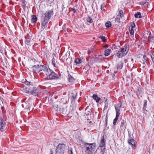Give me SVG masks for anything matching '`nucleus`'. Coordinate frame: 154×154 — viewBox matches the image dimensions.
<instances>
[{
  "label": "nucleus",
  "mask_w": 154,
  "mask_h": 154,
  "mask_svg": "<svg viewBox=\"0 0 154 154\" xmlns=\"http://www.w3.org/2000/svg\"><path fill=\"white\" fill-rule=\"evenodd\" d=\"M128 143L133 149H135L136 142L134 140L131 138L130 140H128Z\"/></svg>",
  "instance_id": "nucleus-9"
},
{
  "label": "nucleus",
  "mask_w": 154,
  "mask_h": 154,
  "mask_svg": "<svg viewBox=\"0 0 154 154\" xmlns=\"http://www.w3.org/2000/svg\"><path fill=\"white\" fill-rule=\"evenodd\" d=\"M144 104L143 107V110H146V109L147 106V100H144L143 101Z\"/></svg>",
  "instance_id": "nucleus-28"
},
{
  "label": "nucleus",
  "mask_w": 154,
  "mask_h": 154,
  "mask_svg": "<svg viewBox=\"0 0 154 154\" xmlns=\"http://www.w3.org/2000/svg\"><path fill=\"white\" fill-rule=\"evenodd\" d=\"M4 48H2V47L0 45V52L2 53L3 51Z\"/></svg>",
  "instance_id": "nucleus-50"
},
{
  "label": "nucleus",
  "mask_w": 154,
  "mask_h": 154,
  "mask_svg": "<svg viewBox=\"0 0 154 154\" xmlns=\"http://www.w3.org/2000/svg\"><path fill=\"white\" fill-rule=\"evenodd\" d=\"M99 146V147H106V144L104 136H103L101 138V140L100 141V144Z\"/></svg>",
  "instance_id": "nucleus-14"
},
{
  "label": "nucleus",
  "mask_w": 154,
  "mask_h": 154,
  "mask_svg": "<svg viewBox=\"0 0 154 154\" xmlns=\"http://www.w3.org/2000/svg\"><path fill=\"white\" fill-rule=\"evenodd\" d=\"M135 26V24L134 22H132L130 24L131 28L133 29Z\"/></svg>",
  "instance_id": "nucleus-41"
},
{
  "label": "nucleus",
  "mask_w": 154,
  "mask_h": 154,
  "mask_svg": "<svg viewBox=\"0 0 154 154\" xmlns=\"http://www.w3.org/2000/svg\"><path fill=\"white\" fill-rule=\"evenodd\" d=\"M50 154H53V152L52 149H51L50 150Z\"/></svg>",
  "instance_id": "nucleus-52"
},
{
  "label": "nucleus",
  "mask_w": 154,
  "mask_h": 154,
  "mask_svg": "<svg viewBox=\"0 0 154 154\" xmlns=\"http://www.w3.org/2000/svg\"><path fill=\"white\" fill-rule=\"evenodd\" d=\"M68 79L69 82L71 83L75 81V79L70 75H68Z\"/></svg>",
  "instance_id": "nucleus-22"
},
{
  "label": "nucleus",
  "mask_w": 154,
  "mask_h": 154,
  "mask_svg": "<svg viewBox=\"0 0 154 154\" xmlns=\"http://www.w3.org/2000/svg\"><path fill=\"white\" fill-rule=\"evenodd\" d=\"M108 45H105L104 46V47H108Z\"/></svg>",
  "instance_id": "nucleus-55"
},
{
  "label": "nucleus",
  "mask_w": 154,
  "mask_h": 154,
  "mask_svg": "<svg viewBox=\"0 0 154 154\" xmlns=\"http://www.w3.org/2000/svg\"><path fill=\"white\" fill-rule=\"evenodd\" d=\"M52 63L54 67H56V64L55 60V59L54 58H53L52 60Z\"/></svg>",
  "instance_id": "nucleus-37"
},
{
  "label": "nucleus",
  "mask_w": 154,
  "mask_h": 154,
  "mask_svg": "<svg viewBox=\"0 0 154 154\" xmlns=\"http://www.w3.org/2000/svg\"><path fill=\"white\" fill-rule=\"evenodd\" d=\"M88 106L86 108L85 114L87 116L91 115L92 112L91 110V109H88L87 108Z\"/></svg>",
  "instance_id": "nucleus-19"
},
{
  "label": "nucleus",
  "mask_w": 154,
  "mask_h": 154,
  "mask_svg": "<svg viewBox=\"0 0 154 154\" xmlns=\"http://www.w3.org/2000/svg\"><path fill=\"white\" fill-rule=\"evenodd\" d=\"M90 144H91V145L89 147L90 152H88L89 154H91L93 152L95 149V147L93 145V143H90Z\"/></svg>",
  "instance_id": "nucleus-15"
},
{
  "label": "nucleus",
  "mask_w": 154,
  "mask_h": 154,
  "mask_svg": "<svg viewBox=\"0 0 154 154\" xmlns=\"http://www.w3.org/2000/svg\"><path fill=\"white\" fill-rule=\"evenodd\" d=\"M82 62V59L79 58H78L75 59L74 61V62L76 64H80Z\"/></svg>",
  "instance_id": "nucleus-21"
},
{
  "label": "nucleus",
  "mask_w": 154,
  "mask_h": 154,
  "mask_svg": "<svg viewBox=\"0 0 154 154\" xmlns=\"http://www.w3.org/2000/svg\"><path fill=\"white\" fill-rule=\"evenodd\" d=\"M53 54H54V55L55 56V54H54V53H53Z\"/></svg>",
  "instance_id": "nucleus-60"
},
{
  "label": "nucleus",
  "mask_w": 154,
  "mask_h": 154,
  "mask_svg": "<svg viewBox=\"0 0 154 154\" xmlns=\"http://www.w3.org/2000/svg\"><path fill=\"white\" fill-rule=\"evenodd\" d=\"M86 20L87 21L90 23H91L93 22V20L92 18L90 17H87Z\"/></svg>",
  "instance_id": "nucleus-32"
},
{
  "label": "nucleus",
  "mask_w": 154,
  "mask_h": 154,
  "mask_svg": "<svg viewBox=\"0 0 154 154\" xmlns=\"http://www.w3.org/2000/svg\"><path fill=\"white\" fill-rule=\"evenodd\" d=\"M30 41V38L26 39V40H25V44L27 45H29V44Z\"/></svg>",
  "instance_id": "nucleus-36"
},
{
  "label": "nucleus",
  "mask_w": 154,
  "mask_h": 154,
  "mask_svg": "<svg viewBox=\"0 0 154 154\" xmlns=\"http://www.w3.org/2000/svg\"><path fill=\"white\" fill-rule=\"evenodd\" d=\"M53 14V9H52L47 11L45 13L42 14L41 18V22L42 25V29L43 30L46 28L48 23Z\"/></svg>",
  "instance_id": "nucleus-1"
},
{
  "label": "nucleus",
  "mask_w": 154,
  "mask_h": 154,
  "mask_svg": "<svg viewBox=\"0 0 154 154\" xmlns=\"http://www.w3.org/2000/svg\"><path fill=\"white\" fill-rule=\"evenodd\" d=\"M134 17L136 18H141L142 17L141 15V13L140 12H137V13L134 14Z\"/></svg>",
  "instance_id": "nucleus-27"
},
{
  "label": "nucleus",
  "mask_w": 154,
  "mask_h": 154,
  "mask_svg": "<svg viewBox=\"0 0 154 154\" xmlns=\"http://www.w3.org/2000/svg\"><path fill=\"white\" fill-rule=\"evenodd\" d=\"M105 26L106 27L109 28L111 26V23L110 21L107 22L105 23Z\"/></svg>",
  "instance_id": "nucleus-33"
},
{
  "label": "nucleus",
  "mask_w": 154,
  "mask_h": 154,
  "mask_svg": "<svg viewBox=\"0 0 154 154\" xmlns=\"http://www.w3.org/2000/svg\"><path fill=\"white\" fill-rule=\"evenodd\" d=\"M92 97L97 103H98L101 99V98L100 97H98L97 94H93Z\"/></svg>",
  "instance_id": "nucleus-18"
},
{
  "label": "nucleus",
  "mask_w": 154,
  "mask_h": 154,
  "mask_svg": "<svg viewBox=\"0 0 154 154\" xmlns=\"http://www.w3.org/2000/svg\"><path fill=\"white\" fill-rule=\"evenodd\" d=\"M117 69H122L123 67L122 65V62H120L119 63L117 64Z\"/></svg>",
  "instance_id": "nucleus-30"
},
{
  "label": "nucleus",
  "mask_w": 154,
  "mask_h": 154,
  "mask_svg": "<svg viewBox=\"0 0 154 154\" xmlns=\"http://www.w3.org/2000/svg\"><path fill=\"white\" fill-rule=\"evenodd\" d=\"M60 111L62 114L66 115L68 116H70L71 117L72 116V115H73V112H69L67 111V109L65 108L61 109L60 110Z\"/></svg>",
  "instance_id": "nucleus-7"
},
{
  "label": "nucleus",
  "mask_w": 154,
  "mask_h": 154,
  "mask_svg": "<svg viewBox=\"0 0 154 154\" xmlns=\"http://www.w3.org/2000/svg\"><path fill=\"white\" fill-rule=\"evenodd\" d=\"M120 17H120L117 16L115 18V22H117L118 24H119L121 23Z\"/></svg>",
  "instance_id": "nucleus-29"
},
{
  "label": "nucleus",
  "mask_w": 154,
  "mask_h": 154,
  "mask_svg": "<svg viewBox=\"0 0 154 154\" xmlns=\"http://www.w3.org/2000/svg\"><path fill=\"white\" fill-rule=\"evenodd\" d=\"M100 8L101 10H106V7L105 6V5L104 3L100 5Z\"/></svg>",
  "instance_id": "nucleus-38"
},
{
  "label": "nucleus",
  "mask_w": 154,
  "mask_h": 154,
  "mask_svg": "<svg viewBox=\"0 0 154 154\" xmlns=\"http://www.w3.org/2000/svg\"><path fill=\"white\" fill-rule=\"evenodd\" d=\"M74 109H76V107H75V106H74Z\"/></svg>",
  "instance_id": "nucleus-58"
},
{
  "label": "nucleus",
  "mask_w": 154,
  "mask_h": 154,
  "mask_svg": "<svg viewBox=\"0 0 154 154\" xmlns=\"http://www.w3.org/2000/svg\"><path fill=\"white\" fill-rule=\"evenodd\" d=\"M68 153L69 154H73L71 148L68 150Z\"/></svg>",
  "instance_id": "nucleus-47"
},
{
  "label": "nucleus",
  "mask_w": 154,
  "mask_h": 154,
  "mask_svg": "<svg viewBox=\"0 0 154 154\" xmlns=\"http://www.w3.org/2000/svg\"><path fill=\"white\" fill-rule=\"evenodd\" d=\"M106 147H99V148L97 149L96 151V152H97L98 151H100V152H105Z\"/></svg>",
  "instance_id": "nucleus-23"
},
{
  "label": "nucleus",
  "mask_w": 154,
  "mask_h": 154,
  "mask_svg": "<svg viewBox=\"0 0 154 154\" xmlns=\"http://www.w3.org/2000/svg\"><path fill=\"white\" fill-rule=\"evenodd\" d=\"M31 17L32 22L33 23L36 22L37 20V18L36 16L34 15H33Z\"/></svg>",
  "instance_id": "nucleus-25"
},
{
  "label": "nucleus",
  "mask_w": 154,
  "mask_h": 154,
  "mask_svg": "<svg viewBox=\"0 0 154 154\" xmlns=\"http://www.w3.org/2000/svg\"><path fill=\"white\" fill-rule=\"evenodd\" d=\"M148 60V58L146 55H143L142 60L143 62H146Z\"/></svg>",
  "instance_id": "nucleus-34"
},
{
  "label": "nucleus",
  "mask_w": 154,
  "mask_h": 154,
  "mask_svg": "<svg viewBox=\"0 0 154 154\" xmlns=\"http://www.w3.org/2000/svg\"><path fill=\"white\" fill-rule=\"evenodd\" d=\"M40 66L41 65H36L33 66L32 67H29L30 70L33 72L39 73L41 71Z\"/></svg>",
  "instance_id": "nucleus-6"
},
{
  "label": "nucleus",
  "mask_w": 154,
  "mask_h": 154,
  "mask_svg": "<svg viewBox=\"0 0 154 154\" xmlns=\"http://www.w3.org/2000/svg\"><path fill=\"white\" fill-rule=\"evenodd\" d=\"M91 144L89 143L85 142L84 143V148L85 149V150L88 153L90 152L89 147L90 146Z\"/></svg>",
  "instance_id": "nucleus-13"
},
{
  "label": "nucleus",
  "mask_w": 154,
  "mask_h": 154,
  "mask_svg": "<svg viewBox=\"0 0 154 154\" xmlns=\"http://www.w3.org/2000/svg\"><path fill=\"white\" fill-rule=\"evenodd\" d=\"M57 98V96L55 97V99H56Z\"/></svg>",
  "instance_id": "nucleus-56"
},
{
  "label": "nucleus",
  "mask_w": 154,
  "mask_h": 154,
  "mask_svg": "<svg viewBox=\"0 0 154 154\" xmlns=\"http://www.w3.org/2000/svg\"><path fill=\"white\" fill-rule=\"evenodd\" d=\"M6 129V123L4 120V119L2 117L0 116V131L3 132Z\"/></svg>",
  "instance_id": "nucleus-5"
},
{
  "label": "nucleus",
  "mask_w": 154,
  "mask_h": 154,
  "mask_svg": "<svg viewBox=\"0 0 154 154\" xmlns=\"http://www.w3.org/2000/svg\"><path fill=\"white\" fill-rule=\"evenodd\" d=\"M40 68L41 70V71H43L45 73V72L48 71V70L49 69V68L48 67L46 66H44V65H41V66H40Z\"/></svg>",
  "instance_id": "nucleus-17"
},
{
  "label": "nucleus",
  "mask_w": 154,
  "mask_h": 154,
  "mask_svg": "<svg viewBox=\"0 0 154 154\" xmlns=\"http://www.w3.org/2000/svg\"><path fill=\"white\" fill-rule=\"evenodd\" d=\"M66 145L63 143H59L56 148L55 152L56 154H63L64 153Z\"/></svg>",
  "instance_id": "nucleus-4"
},
{
  "label": "nucleus",
  "mask_w": 154,
  "mask_h": 154,
  "mask_svg": "<svg viewBox=\"0 0 154 154\" xmlns=\"http://www.w3.org/2000/svg\"><path fill=\"white\" fill-rule=\"evenodd\" d=\"M97 58L99 59H104V57H102V56L101 55H99L97 57Z\"/></svg>",
  "instance_id": "nucleus-48"
},
{
  "label": "nucleus",
  "mask_w": 154,
  "mask_h": 154,
  "mask_svg": "<svg viewBox=\"0 0 154 154\" xmlns=\"http://www.w3.org/2000/svg\"><path fill=\"white\" fill-rule=\"evenodd\" d=\"M142 89H140V90L139 89H138V91H137V93L138 94H141V96L142 97V91H141Z\"/></svg>",
  "instance_id": "nucleus-44"
},
{
  "label": "nucleus",
  "mask_w": 154,
  "mask_h": 154,
  "mask_svg": "<svg viewBox=\"0 0 154 154\" xmlns=\"http://www.w3.org/2000/svg\"><path fill=\"white\" fill-rule=\"evenodd\" d=\"M118 119L116 118H115V119H114L113 122V124L114 125H115L116 124V123Z\"/></svg>",
  "instance_id": "nucleus-46"
},
{
  "label": "nucleus",
  "mask_w": 154,
  "mask_h": 154,
  "mask_svg": "<svg viewBox=\"0 0 154 154\" xmlns=\"http://www.w3.org/2000/svg\"><path fill=\"white\" fill-rule=\"evenodd\" d=\"M126 120H121L120 128L122 130H125L126 128Z\"/></svg>",
  "instance_id": "nucleus-11"
},
{
  "label": "nucleus",
  "mask_w": 154,
  "mask_h": 154,
  "mask_svg": "<svg viewBox=\"0 0 154 154\" xmlns=\"http://www.w3.org/2000/svg\"><path fill=\"white\" fill-rule=\"evenodd\" d=\"M124 12L122 10H120L119 11V17H122L123 16Z\"/></svg>",
  "instance_id": "nucleus-35"
},
{
  "label": "nucleus",
  "mask_w": 154,
  "mask_h": 154,
  "mask_svg": "<svg viewBox=\"0 0 154 154\" xmlns=\"http://www.w3.org/2000/svg\"><path fill=\"white\" fill-rule=\"evenodd\" d=\"M129 45L126 44L124 47L120 49V50L118 51L116 53V56L119 58H120L125 56L126 55L129 50Z\"/></svg>",
  "instance_id": "nucleus-3"
},
{
  "label": "nucleus",
  "mask_w": 154,
  "mask_h": 154,
  "mask_svg": "<svg viewBox=\"0 0 154 154\" xmlns=\"http://www.w3.org/2000/svg\"><path fill=\"white\" fill-rule=\"evenodd\" d=\"M106 106V105H105V107H105Z\"/></svg>",
  "instance_id": "nucleus-61"
},
{
  "label": "nucleus",
  "mask_w": 154,
  "mask_h": 154,
  "mask_svg": "<svg viewBox=\"0 0 154 154\" xmlns=\"http://www.w3.org/2000/svg\"><path fill=\"white\" fill-rule=\"evenodd\" d=\"M99 38L101 39L103 42H105L106 41V38L105 36H100Z\"/></svg>",
  "instance_id": "nucleus-42"
},
{
  "label": "nucleus",
  "mask_w": 154,
  "mask_h": 154,
  "mask_svg": "<svg viewBox=\"0 0 154 154\" xmlns=\"http://www.w3.org/2000/svg\"><path fill=\"white\" fill-rule=\"evenodd\" d=\"M26 88V93L27 94H31L35 96L37 95L38 92L39 91V88L35 87L33 83L31 85L27 86Z\"/></svg>",
  "instance_id": "nucleus-2"
},
{
  "label": "nucleus",
  "mask_w": 154,
  "mask_h": 154,
  "mask_svg": "<svg viewBox=\"0 0 154 154\" xmlns=\"http://www.w3.org/2000/svg\"><path fill=\"white\" fill-rule=\"evenodd\" d=\"M110 52L111 49L108 48L105 50L104 54L105 56H108Z\"/></svg>",
  "instance_id": "nucleus-26"
},
{
  "label": "nucleus",
  "mask_w": 154,
  "mask_h": 154,
  "mask_svg": "<svg viewBox=\"0 0 154 154\" xmlns=\"http://www.w3.org/2000/svg\"><path fill=\"white\" fill-rule=\"evenodd\" d=\"M59 75L58 74L54 72L51 75H50L49 77L47 78L48 79H59Z\"/></svg>",
  "instance_id": "nucleus-8"
},
{
  "label": "nucleus",
  "mask_w": 154,
  "mask_h": 154,
  "mask_svg": "<svg viewBox=\"0 0 154 154\" xmlns=\"http://www.w3.org/2000/svg\"><path fill=\"white\" fill-rule=\"evenodd\" d=\"M107 116H106V119H105V125H106V126L107 125Z\"/></svg>",
  "instance_id": "nucleus-49"
},
{
  "label": "nucleus",
  "mask_w": 154,
  "mask_h": 154,
  "mask_svg": "<svg viewBox=\"0 0 154 154\" xmlns=\"http://www.w3.org/2000/svg\"><path fill=\"white\" fill-rule=\"evenodd\" d=\"M104 152H100V154H104Z\"/></svg>",
  "instance_id": "nucleus-54"
},
{
  "label": "nucleus",
  "mask_w": 154,
  "mask_h": 154,
  "mask_svg": "<svg viewBox=\"0 0 154 154\" xmlns=\"http://www.w3.org/2000/svg\"><path fill=\"white\" fill-rule=\"evenodd\" d=\"M21 1L22 3L21 5L23 7V10L25 11L26 9L27 2L25 0H21Z\"/></svg>",
  "instance_id": "nucleus-20"
},
{
  "label": "nucleus",
  "mask_w": 154,
  "mask_h": 154,
  "mask_svg": "<svg viewBox=\"0 0 154 154\" xmlns=\"http://www.w3.org/2000/svg\"><path fill=\"white\" fill-rule=\"evenodd\" d=\"M3 108H4V107L3 106L2 107V110H3Z\"/></svg>",
  "instance_id": "nucleus-57"
},
{
  "label": "nucleus",
  "mask_w": 154,
  "mask_h": 154,
  "mask_svg": "<svg viewBox=\"0 0 154 154\" xmlns=\"http://www.w3.org/2000/svg\"><path fill=\"white\" fill-rule=\"evenodd\" d=\"M122 103H118L117 104L115 105V108L116 112H119L120 109L121 108Z\"/></svg>",
  "instance_id": "nucleus-12"
},
{
  "label": "nucleus",
  "mask_w": 154,
  "mask_h": 154,
  "mask_svg": "<svg viewBox=\"0 0 154 154\" xmlns=\"http://www.w3.org/2000/svg\"><path fill=\"white\" fill-rule=\"evenodd\" d=\"M145 4V3H142V5H144Z\"/></svg>",
  "instance_id": "nucleus-59"
},
{
  "label": "nucleus",
  "mask_w": 154,
  "mask_h": 154,
  "mask_svg": "<svg viewBox=\"0 0 154 154\" xmlns=\"http://www.w3.org/2000/svg\"><path fill=\"white\" fill-rule=\"evenodd\" d=\"M77 9H73V13H75L77 12Z\"/></svg>",
  "instance_id": "nucleus-51"
},
{
  "label": "nucleus",
  "mask_w": 154,
  "mask_h": 154,
  "mask_svg": "<svg viewBox=\"0 0 154 154\" xmlns=\"http://www.w3.org/2000/svg\"><path fill=\"white\" fill-rule=\"evenodd\" d=\"M151 57L152 62L154 63V54H152L151 55Z\"/></svg>",
  "instance_id": "nucleus-45"
},
{
  "label": "nucleus",
  "mask_w": 154,
  "mask_h": 154,
  "mask_svg": "<svg viewBox=\"0 0 154 154\" xmlns=\"http://www.w3.org/2000/svg\"><path fill=\"white\" fill-rule=\"evenodd\" d=\"M148 39L151 42L154 43V36L153 37H151L150 35L148 37Z\"/></svg>",
  "instance_id": "nucleus-31"
},
{
  "label": "nucleus",
  "mask_w": 154,
  "mask_h": 154,
  "mask_svg": "<svg viewBox=\"0 0 154 154\" xmlns=\"http://www.w3.org/2000/svg\"><path fill=\"white\" fill-rule=\"evenodd\" d=\"M54 72L52 70H51L49 68L48 71L45 72V74L47 75V78H48L50 75H51Z\"/></svg>",
  "instance_id": "nucleus-16"
},
{
  "label": "nucleus",
  "mask_w": 154,
  "mask_h": 154,
  "mask_svg": "<svg viewBox=\"0 0 154 154\" xmlns=\"http://www.w3.org/2000/svg\"><path fill=\"white\" fill-rule=\"evenodd\" d=\"M120 114V113L119 112H116V116L115 118L118 119Z\"/></svg>",
  "instance_id": "nucleus-43"
},
{
  "label": "nucleus",
  "mask_w": 154,
  "mask_h": 154,
  "mask_svg": "<svg viewBox=\"0 0 154 154\" xmlns=\"http://www.w3.org/2000/svg\"><path fill=\"white\" fill-rule=\"evenodd\" d=\"M35 106L34 103H32L29 106H28L27 109H28L30 111H32L34 109V107Z\"/></svg>",
  "instance_id": "nucleus-24"
},
{
  "label": "nucleus",
  "mask_w": 154,
  "mask_h": 154,
  "mask_svg": "<svg viewBox=\"0 0 154 154\" xmlns=\"http://www.w3.org/2000/svg\"><path fill=\"white\" fill-rule=\"evenodd\" d=\"M129 32L130 34L131 35H133L134 34V32L133 29L129 28Z\"/></svg>",
  "instance_id": "nucleus-40"
},
{
  "label": "nucleus",
  "mask_w": 154,
  "mask_h": 154,
  "mask_svg": "<svg viewBox=\"0 0 154 154\" xmlns=\"http://www.w3.org/2000/svg\"><path fill=\"white\" fill-rule=\"evenodd\" d=\"M77 92L76 90H74L71 93V94L72 101H74L76 99L77 97Z\"/></svg>",
  "instance_id": "nucleus-10"
},
{
  "label": "nucleus",
  "mask_w": 154,
  "mask_h": 154,
  "mask_svg": "<svg viewBox=\"0 0 154 154\" xmlns=\"http://www.w3.org/2000/svg\"><path fill=\"white\" fill-rule=\"evenodd\" d=\"M91 52V50H89L88 51V54H90V53Z\"/></svg>",
  "instance_id": "nucleus-53"
},
{
  "label": "nucleus",
  "mask_w": 154,
  "mask_h": 154,
  "mask_svg": "<svg viewBox=\"0 0 154 154\" xmlns=\"http://www.w3.org/2000/svg\"><path fill=\"white\" fill-rule=\"evenodd\" d=\"M24 83L25 85H27V86H29L30 85H31V84L33 83L32 82H28V81H26L24 82Z\"/></svg>",
  "instance_id": "nucleus-39"
}]
</instances>
